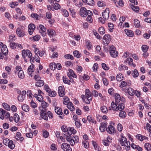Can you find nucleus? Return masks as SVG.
<instances>
[{"mask_svg": "<svg viewBox=\"0 0 151 151\" xmlns=\"http://www.w3.org/2000/svg\"><path fill=\"white\" fill-rule=\"evenodd\" d=\"M3 106L4 108L8 111H9L10 109V106L6 103H3Z\"/></svg>", "mask_w": 151, "mask_h": 151, "instance_id": "obj_42", "label": "nucleus"}, {"mask_svg": "<svg viewBox=\"0 0 151 151\" xmlns=\"http://www.w3.org/2000/svg\"><path fill=\"white\" fill-rule=\"evenodd\" d=\"M115 103L117 104H119L121 101H122L120 96L118 93H115Z\"/></svg>", "mask_w": 151, "mask_h": 151, "instance_id": "obj_16", "label": "nucleus"}, {"mask_svg": "<svg viewBox=\"0 0 151 151\" xmlns=\"http://www.w3.org/2000/svg\"><path fill=\"white\" fill-rule=\"evenodd\" d=\"M134 25L137 27H139L140 25L139 21L137 19L134 20Z\"/></svg>", "mask_w": 151, "mask_h": 151, "instance_id": "obj_39", "label": "nucleus"}, {"mask_svg": "<svg viewBox=\"0 0 151 151\" xmlns=\"http://www.w3.org/2000/svg\"><path fill=\"white\" fill-rule=\"evenodd\" d=\"M123 77L121 74H118L116 76V79L118 81H121L122 80V78Z\"/></svg>", "mask_w": 151, "mask_h": 151, "instance_id": "obj_49", "label": "nucleus"}, {"mask_svg": "<svg viewBox=\"0 0 151 151\" xmlns=\"http://www.w3.org/2000/svg\"><path fill=\"white\" fill-rule=\"evenodd\" d=\"M61 147L64 151H72L70 145L66 143H63L61 145Z\"/></svg>", "mask_w": 151, "mask_h": 151, "instance_id": "obj_4", "label": "nucleus"}, {"mask_svg": "<svg viewBox=\"0 0 151 151\" xmlns=\"http://www.w3.org/2000/svg\"><path fill=\"white\" fill-rule=\"evenodd\" d=\"M6 112V111L3 110L2 109H0V118L1 119H4V116L5 115Z\"/></svg>", "mask_w": 151, "mask_h": 151, "instance_id": "obj_24", "label": "nucleus"}, {"mask_svg": "<svg viewBox=\"0 0 151 151\" xmlns=\"http://www.w3.org/2000/svg\"><path fill=\"white\" fill-rule=\"evenodd\" d=\"M85 94L86 98L89 100H90V101H91L92 99L91 97L92 96V94L91 92L88 89H86L85 91Z\"/></svg>", "mask_w": 151, "mask_h": 151, "instance_id": "obj_12", "label": "nucleus"}, {"mask_svg": "<svg viewBox=\"0 0 151 151\" xmlns=\"http://www.w3.org/2000/svg\"><path fill=\"white\" fill-rule=\"evenodd\" d=\"M8 81L6 79H0V84H6L7 83Z\"/></svg>", "mask_w": 151, "mask_h": 151, "instance_id": "obj_61", "label": "nucleus"}, {"mask_svg": "<svg viewBox=\"0 0 151 151\" xmlns=\"http://www.w3.org/2000/svg\"><path fill=\"white\" fill-rule=\"evenodd\" d=\"M131 7L132 10L135 12H138L139 10V8L138 6H136L133 4H132L131 5Z\"/></svg>", "mask_w": 151, "mask_h": 151, "instance_id": "obj_35", "label": "nucleus"}, {"mask_svg": "<svg viewBox=\"0 0 151 151\" xmlns=\"http://www.w3.org/2000/svg\"><path fill=\"white\" fill-rule=\"evenodd\" d=\"M122 102H120L119 104H118V106L117 108L118 111V110L120 111H122L124 108V103L125 102L124 99H122Z\"/></svg>", "mask_w": 151, "mask_h": 151, "instance_id": "obj_11", "label": "nucleus"}, {"mask_svg": "<svg viewBox=\"0 0 151 151\" xmlns=\"http://www.w3.org/2000/svg\"><path fill=\"white\" fill-rule=\"evenodd\" d=\"M58 93L59 96L60 97H63L65 95V89L63 86H60L58 88Z\"/></svg>", "mask_w": 151, "mask_h": 151, "instance_id": "obj_5", "label": "nucleus"}, {"mask_svg": "<svg viewBox=\"0 0 151 151\" xmlns=\"http://www.w3.org/2000/svg\"><path fill=\"white\" fill-rule=\"evenodd\" d=\"M64 57L66 59H70L73 60V56L70 54H66L64 55Z\"/></svg>", "mask_w": 151, "mask_h": 151, "instance_id": "obj_55", "label": "nucleus"}, {"mask_svg": "<svg viewBox=\"0 0 151 151\" xmlns=\"http://www.w3.org/2000/svg\"><path fill=\"white\" fill-rule=\"evenodd\" d=\"M93 35L99 39L101 40V39L102 37L99 35V34L96 32L95 30H93Z\"/></svg>", "mask_w": 151, "mask_h": 151, "instance_id": "obj_38", "label": "nucleus"}, {"mask_svg": "<svg viewBox=\"0 0 151 151\" xmlns=\"http://www.w3.org/2000/svg\"><path fill=\"white\" fill-rule=\"evenodd\" d=\"M118 104H117L115 103V104L114 101H112L111 104V106L113 110L115 111H118Z\"/></svg>", "mask_w": 151, "mask_h": 151, "instance_id": "obj_22", "label": "nucleus"}, {"mask_svg": "<svg viewBox=\"0 0 151 151\" xmlns=\"http://www.w3.org/2000/svg\"><path fill=\"white\" fill-rule=\"evenodd\" d=\"M124 31L128 36L130 37H132L133 36L134 33L132 31L127 29H125Z\"/></svg>", "mask_w": 151, "mask_h": 151, "instance_id": "obj_23", "label": "nucleus"}, {"mask_svg": "<svg viewBox=\"0 0 151 151\" xmlns=\"http://www.w3.org/2000/svg\"><path fill=\"white\" fill-rule=\"evenodd\" d=\"M102 68L105 70H108L109 69V68L107 65L104 63L102 64Z\"/></svg>", "mask_w": 151, "mask_h": 151, "instance_id": "obj_56", "label": "nucleus"}, {"mask_svg": "<svg viewBox=\"0 0 151 151\" xmlns=\"http://www.w3.org/2000/svg\"><path fill=\"white\" fill-rule=\"evenodd\" d=\"M2 48L4 49V50H3L1 49L2 52H3V54L4 55H6L8 53V50L6 46L5 45H4L2 46Z\"/></svg>", "mask_w": 151, "mask_h": 151, "instance_id": "obj_31", "label": "nucleus"}, {"mask_svg": "<svg viewBox=\"0 0 151 151\" xmlns=\"http://www.w3.org/2000/svg\"><path fill=\"white\" fill-rule=\"evenodd\" d=\"M7 145L8 147L11 149H13L15 147L14 144H13V142L12 140H10Z\"/></svg>", "mask_w": 151, "mask_h": 151, "instance_id": "obj_27", "label": "nucleus"}, {"mask_svg": "<svg viewBox=\"0 0 151 151\" xmlns=\"http://www.w3.org/2000/svg\"><path fill=\"white\" fill-rule=\"evenodd\" d=\"M48 95L51 97H54L56 95V93L55 91H51L49 93H48Z\"/></svg>", "mask_w": 151, "mask_h": 151, "instance_id": "obj_63", "label": "nucleus"}, {"mask_svg": "<svg viewBox=\"0 0 151 151\" xmlns=\"http://www.w3.org/2000/svg\"><path fill=\"white\" fill-rule=\"evenodd\" d=\"M40 28L39 31L42 34V36H45L46 35V33L45 32L46 29L42 25L40 24L39 26Z\"/></svg>", "mask_w": 151, "mask_h": 151, "instance_id": "obj_9", "label": "nucleus"}, {"mask_svg": "<svg viewBox=\"0 0 151 151\" xmlns=\"http://www.w3.org/2000/svg\"><path fill=\"white\" fill-rule=\"evenodd\" d=\"M145 147L148 151L151 150V145L149 143H146L145 145Z\"/></svg>", "mask_w": 151, "mask_h": 151, "instance_id": "obj_43", "label": "nucleus"}, {"mask_svg": "<svg viewBox=\"0 0 151 151\" xmlns=\"http://www.w3.org/2000/svg\"><path fill=\"white\" fill-rule=\"evenodd\" d=\"M41 78L37 80L38 81L36 83L35 86L37 87H40L42 86L44 84V82L43 81L41 80Z\"/></svg>", "mask_w": 151, "mask_h": 151, "instance_id": "obj_18", "label": "nucleus"}, {"mask_svg": "<svg viewBox=\"0 0 151 151\" xmlns=\"http://www.w3.org/2000/svg\"><path fill=\"white\" fill-rule=\"evenodd\" d=\"M47 18L49 19H51L52 17V14L50 12H47L46 14Z\"/></svg>", "mask_w": 151, "mask_h": 151, "instance_id": "obj_59", "label": "nucleus"}, {"mask_svg": "<svg viewBox=\"0 0 151 151\" xmlns=\"http://www.w3.org/2000/svg\"><path fill=\"white\" fill-rule=\"evenodd\" d=\"M17 35L19 37H22L25 34V32L20 28H18L16 29Z\"/></svg>", "mask_w": 151, "mask_h": 151, "instance_id": "obj_10", "label": "nucleus"}, {"mask_svg": "<svg viewBox=\"0 0 151 151\" xmlns=\"http://www.w3.org/2000/svg\"><path fill=\"white\" fill-rule=\"evenodd\" d=\"M83 2H86L87 4L90 5H92L94 4V1L93 0H82Z\"/></svg>", "mask_w": 151, "mask_h": 151, "instance_id": "obj_29", "label": "nucleus"}, {"mask_svg": "<svg viewBox=\"0 0 151 151\" xmlns=\"http://www.w3.org/2000/svg\"><path fill=\"white\" fill-rule=\"evenodd\" d=\"M61 129L62 130L63 132H67L68 131V129L67 128V127L66 126L63 125L61 127Z\"/></svg>", "mask_w": 151, "mask_h": 151, "instance_id": "obj_54", "label": "nucleus"}, {"mask_svg": "<svg viewBox=\"0 0 151 151\" xmlns=\"http://www.w3.org/2000/svg\"><path fill=\"white\" fill-rule=\"evenodd\" d=\"M134 91L133 89L131 88H129L128 89V94L131 96H132L134 94Z\"/></svg>", "mask_w": 151, "mask_h": 151, "instance_id": "obj_26", "label": "nucleus"}, {"mask_svg": "<svg viewBox=\"0 0 151 151\" xmlns=\"http://www.w3.org/2000/svg\"><path fill=\"white\" fill-rule=\"evenodd\" d=\"M69 101V98L66 96H65L63 99V103L65 105H67L68 103V101Z\"/></svg>", "mask_w": 151, "mask_h": 151, "instance_id": "obj_52", "label": "nucleus"}, {"mask_svg": "<svg viewBox=\"0 0 151 151\" xmlns=\"http://www.w3.org/2000/svg\"><path fill=\"white\" fill-rule=\"evenodd\" d=\"M120 144L122 146H126L127 148L125 149L127 150H129L130 148V144L129 142H127V139L124 137H123L122 138L121 140L120 141Z\"/></svg>", "mask_w": 151, "mask_h": 151, "instance_id": "obj_1", "label": "nucleus"}, {"mask_svg": "<svg viewBox=\"0 0 151 151\" xmlns=\"http://www.w3.org/2000/svg\"><path fill=\"white\" fill-rule=\"evenodd\" d=\"M55 112L58 114L59 115L60 117L63 119V113L62 112V110L58 107H55Z\"/></svg>", "mask_w": 151, "mask_h": 151, "instance_id": "obj_6", "label": "nucleus"}, {"mask_svg": "<svg viewBox=\"0 0 151 151\" xmlns=\"http://www.w3.org/2000/svg\"><path fill=\"white\" fill-rule=\"evenodd\" d=\"M132 75L134 78L137 77L139 75L138 70L136 69L134 70L133 71V73H132Z\"/></svg>", "mask_w": 151, "mask_h": 151, "instance_id": "obj_44", "label": "nucleus"}, {"mask_svg": "<svg viewBox=\"0 0 151 151\" xmlns=\"http://www.w3.org/2000/svg\"><path fill=\"white\" fill-rule=\"evenodd\" d=\"M103 142L104 145L105 146H108L109 145V142H111V141L107 139L103 140Z\"/></svg>", "mask_w": 151, "mask_h": 151, "instance_id": "obj_58", "label": "nucleus"}, {"mask_svg": "<svg viewBox=\"0 0 151 151\" xmlns=\"http://www.w3.org/2000/svg\"><path fill=\"white\" fill-rule=\"evenodd\" d=\"M99 31L101 34L103 35L105 33V30L103 27H99Z\"/></svg>", "mask_w": 151, "mask_h": 151, "instance_id": "obj_47", "label": "nucleus"}, {"mask_svg": "<svg viewBox=\"0 0 151 151\" xmlns=\"http://www.w3.org/2000/svg\"><path fill=\"white\" fill-rule=\"evenodd\" d=\"M69 72L68 73V76L70 78L71 77H73V78H76L77 76L75 74L73 71L71 69H68Z\"/></svg>", "mask_w": 151, "mask_h": 151, "instance_id": "obj_15", "label": "nucleus"}, {"mask_svg": "<svg viewBox=\"0 0 151 151\" xmlns=\"http://www.w3.org/2000/svg\"><path fill=\"white\" fill-rule=\"evenodd\" d=\"M147 129L150 132H151V126L148 123L146 124Z\"/></svg>", "mask_w": 151, "mask_h": 151, "instance_id": "obj_64", "label": "nucleus"}, {"mask_svg": "<svg viewBox=\"0 0 151 151\" xmlns=\"http://www.w3.org/2000/svg\"><path fill=\"white\" fill-rule=\"evenodd\" d=\"M22 54L23 58L25 59L28 54V53L27 52V50H23L22 51Z\"/></svg>", "mask_w": 151, "mask_h": 151, "instance_id": "obj_53", "label": "nucleus"}, {"mask_svg": "<svg viewBox=\"0 0 151 151\" xmlns=\"http://www.w3.org/2000/svg\"><path fill=\"white\" fill-rule=\"evenodd\" d=\"M61 11L62 12L63 15L65 17H67L69 16V14L68 12L65 9H61Z\"/></svg>", "mask_w": 151, "mask_h": 151, "instance_id": "obj_25", "label": "nucleus"}, {"mask_svg": "<svg viewBox=\"0 0 151 151\" xmlns=\"http://www.w3.org/2000/svg\"><path fill=\"white\" fill-rule=\"evenodd\" d=\"M128 67L125 65H120L119 67V70L120 71L127 70L128 69Z\"/></svg>", "mask_w": 151, "mask_h": 151, "instance_id": "obj_37", "label": "nucleus"}, {"mask_svg": "<svg viewBox=\"0 0 151 151\" xmlns=\"http://www.w3.org/2000/svg\"><path fill=\"white\" fill-rule=\"evenodd\" d=\"M18 76L19 78L21 79H23L24 77V73L23 71L22 70H20L17 72Z\"/></svg>", "mask_w": 151, "mask_h": 151, "instance_id": "obj_28", "label": "nucleus"}, {"mask_svg": "<svg viewBox=\"0 0 151 151\" xmlns=\"http://www.w3.org/2000/svg\"><path fill=\"white\" fill-rule=\"evenodd\" d=\"M14 121L16 122H17L20 119L19 116L17 114H15L14 115Z\"/></svg>", "mask_w": 151, "mask_h": 151, "instance_id": "obj_46", "label": "nucleus"}, {"mask_svg": "<svg viewBox=\"0 0 151 151\" xmlns=\"http://www.w3.org/2000/svg\"><path fill=\"white\" fill-rule=\"evenodd\" d=\"M111 40V37L110 35L106 34L103 38V42L106 46H108Z\"/></svg>", "mask_w": 151, "mask_h": 151, "instance_id": "obj_3", "label": "nucleus"}, {"mask_svg": "<svg viewBox=\"0 0 151 151\" xmlns=\"http://www.w3.org/2000/svg\"><path fill=\"white\" fill-rule=\"evenodd\" d=\"M114 128L112 125H109L108 128H106V130L110 134L114 132Z\"/></svg>", "mask_w": 151, "mask_h": 151, "instance_id": "obj_19", "label": "nucleus"}, {"mask_svg": "<svg viewBox=\"0 0 151 151\" xmlns=\"http://www.w3.org/2000/svg\"><path fill=\"white\" fill-rule=\"evenodd\" d=\"M115 47L114 46H111L109 48V52L111 56L114 58L117 57L118 55V52L115 50Z\"/></svg>", "mask_w": 151, "mask_h": 151, "instance_id": "obj_2", "label": "nucleus"}, {"mask_svg": "<svg viewBox=\"0 0 151 151\" xmlns=\"http://www.w3.org/2000/svg\"><path fill=\"white\" fill-rule=\"evenodd\" d=\"M56 67H57V65L55 63H51L50 64V68L52 70H55Z\"/></svg>", "mask_w": 151, "mask_h": 151, "instance_id": "obj_41", "label": "nucleus"}, {"mask_svg": "<svg viewBox=\"0 0 151 151\" xmlns=\"http://www.w3.org/2000/svg\"><path fill=\"white\" fill-rule=\"evenodd\" d=\"M79 141V138L78 136H75L72 137V142L74 143V145L75 143H77Z\"/></svg>", "mask_w": 151, "mask_h": 151, "instance_id": "obj_40", "label": "nucleus"}, {"mask_svg": "<svg viewBox=\"0 0 151 151\" xmlns=\"http://www.w3.org/2000/svg\"><path fill=\"white\" fill-rule=\"evenodd\" d=\"M34 65L32 64L28 67V72L29 75H30L32 72L34 71Z\"/></svg>", "mask_w": 151, "mask_h": 151, "instance_id": "obj_21", "label": "nucleus"}, {"mask_svg": "<svg viewBox=\"0 0 151 151\" xmlns=\"http://www.w3.org/2000/svg\"><path fill=\"white\" fill-rule=\"evenodd\" d=\"M74 55L75 57H76L78 58H79L81 56V53H79V51L77 50H75L73 52Z\"/></svg>", "mask_w": 151, "mask_h": 151, "instance_id": "obj_32", "label": "nucleus"}, {"mask_svg": "<svg viewBox=\"0 0 151 151\" xmlns=\"http://www.w3.org/2000/svg\"><path fill=\"white\" fill-rule=\"evenodd\" d=\"M101 111L104 113H106L108 111V110L107 107L105 106H102L101 107Z\"/></svg>", "mask_w": 151, "mask_h": 151, "instance_id": "obj_33", "label": "nucleus"}, {"mask_svg": "<svg viewBox=\"0 0 151 151\" xmlns=\"http://www.w3.org/2000/svg\"><path fill=\"white\" fill-rule=\"evenodd\" d=\"M127 85V84L126 82L124 81H122L121 82V85L120 86V87L122 88L126 86Z\"/></svg>", "mask_w": 151, "mask_h": 151, "instance_id": "obj_60", "label": "nucleus"}, {"mask_svg": "<svg viewBox=\"0 0 151 151\" xmlns=\"http://www.w3.org/2000/svg\"><path fill=\"white\" fill-rule=\"evenodd\" d=\"M24 96H23V95L20 94L18 96V99L19 101L22 102L24 99Z\"/></svg>", "mask_w": 151, "mask_h": 151, "instance_id": "obj_50", "label": "nucleus"}, {"mask_svg": "<svg viewBox=\"0 0 151 151\" xmlns=\"http://www.w3.org/2000/svg\"><path fill=\"white\" fill-rule=\"evenodd\" d=\"M48 35L50 37L55 36L56 35V33L55 30L52 29H48L47 30Z\"/></svg>", "mask_w": 151, "mask_h": 151, "instance_id": "obj_17", "label": "nucleus"}, {"mask_svg": "<svg viewBox=\"0 0 151 151\" xmlns=\"http://www.w3.org/2000/svg\"><path fill=\"white\" fill-rule=\"evenodd\" d=\"M10 47L13 49H15L17 47V43L15 42H11L9 44Z\"/></svg>", "mask_w": 151, "mask_h": 151, "instance_id": "obj_45", "label": "nucleus"}, {"mask_svg": "<svg viewBox=\"0 0 151 151\" xmlns=\"http://www.w3.org/2000/svg\"><path fill=\"white\" fill-rule=\"evenodd\" d=\"M86 8L82 7L80 9V15L83 17H86Z\"/></svg>", "mask_w": 151, "mask_h": 151, "instance_id": "obj_14", "label": "nucleus"}, {"mask_svg": "<svg viewBox=\"0 0 151 151\" xmlns=\"http://www.w3.org/2000/svg\"><path fill=\"white\" fill-rule=\"evenodd\" d=\"M119 116L122 118H124L126 116V112L123 111H120L119 114Z\"/></svg>", "mask_w": 151, "mask_h": 151, "instance_id": "obj_30", "label": "nucleus"}, {"mask_svg": "<svg viewBox=\"0 0 151 151\" xmlns=\"http://www.w3.org/2000/svg\"><path fill=\"white\" fill-rule=\"evenodd\" d=\"M22 107V109L25 112H28L29 110V107L26 104H24Z\"/></svg>", "mask_w": 151, "mask_h": 151, "instance_id": "obj_34", "label": "nucleus"}, {"mask_svg": "<svg viewBox=\"0 0 151 151\" xmlns=\"http://www.w3.org/2000/svg\"><path fill=\"white\" fill-rule=\"evenodd\" d=\"M35 26L33 24H30L28 26V32L30 35H32L35 29Z\"/></svg>", "mask_w": 151, "mask_h": 151, "instance_id": "obj_13", "label": "nucleus"}, {"mask_svg": "<svg viewBox=\"0 0 151 151\" xmlns=\"http://www.w3.org/2000/svg\"><path fill=\"white\" fill-rule=\"evenodd\" d=\"M37 100L40 102H41L43 100V98L41 94H38V96L37 97Z\"/></svg>", "mask_w": 151, "mask_h": 151, "instance_id": "obj_62", "label": "nucleus"}, {"mask_svg": "<svg viewBox=\"0 0 151 151\" xmlns=\"http://www.w3.org/2000/svg\"><path fill=\"white\" fill-rule=\"evenodd\" d=\"M108 26L109 27V30L111 32H112V29H114L113 24L111 23H109Z\"/></svg>", "mask_w": 151, "mask_h": 151, "instance_id": "obj_57", "label": "nucleus"}, {"mask_svg": "<svg viewBox=\"0 0 151 151\" xmlns=\"http://www.w3.org/2000/svg\"><path fill=\"white\" fill-rule=\"evenodd\" d=\"M109 9L108 8H106L104 12L102 13V16L105 20H106L108 19L109 17Z\"/></svg>", "mask_w": 151, "mask_h": 151, "instance_id": "obj_8", "label": "nucleus"}, {"mask_svg": "<svg viewBox=\"0 0 151 151\" xmlns=\"http://www.w3.org/2000/svg\"><path fill=\"white\" fill-rule=\"evenodd\" d=\"M68 134H70L69 135L67 136L66 137V140L68 141L69 142L70 144L71 145L73 146L74 145V143L72 142V137L70 135V134L69 132H68Z\"/></svg>", "mask_w": 151, "mask_h": 151, "instance_id": "obj_20", "label": "nucleus"}, {"mask_svg": "<svg viewBox=\"0 0 151 151\" xmlns=\"http://www.w3.org/2000/svg\"><path fill=\"white\" fill-rule=\"evenodd\" d=\"M148 47V46L147 45H143L142 47V49L143 52H145L147 51Z\"/></svg>", "mask_w": 151, "mask_h": 151, "instance_id": "obj_51", "label": "nucleus"}, {"mask_svg": "<svg viewBox=\"0 0 151 151\" xmlns=\"http://www.w3.org/2000/svg\"><path fill=\"white\" fill-rule=\"evenodd\" d=\"M99 129L101 132H104L106 130L107 124L105 122H104L100 124Z\"/></svg>", "mask_w": 151, "mask_h": 151, "instance_id": "obj_7", "label": "nucleus"}, {"mask_svg": "<svg viewBox=\"0 0 151 151\" xmlns=\"http://www.w3.org/2000/svg\"><path fill=\"white\" fill-rule=\"evenodd\" d=\"M53 7L55 10H58L60 8V6L59 4L55 2L53 5Z\"/></svg>", "mask_w": 151, "mask_h": 151, "instance_id": "obj_48", "label": "nucleus"}, {"mask_svg": "<svg viewBox=\"0 0 151 151\" xmlns=\"http://www.w3.org/2000/svg\"><path fill=\"white\" fill-rule=\"evenodd\" d=\"M41 102H42L41 106L42 108L45 110H46V108L48 106V104L46 102L42 100Z\"/></svg>", "mask_w": 151, "mask_h": 151, "instance_id": "obj_36", "label": "nucleus"}]
</instances>
